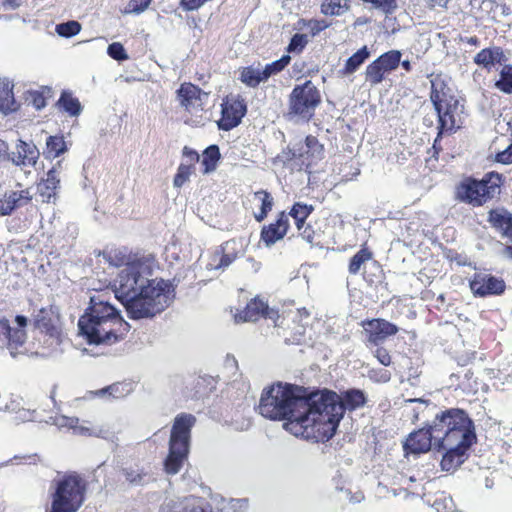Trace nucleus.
I'll use <instances>...</instances> for the list:
<instances>
[{"label": "nucleus", "mask_w": 512, "mask_h": 512, "mask_svg": "<svg viewBox=\"0 0 512 512\" xmlns=\"http://www.w3.org/2000/svg\"><path fill=\"white\" fill-rule=\"evenodd\" d=\"M470 288L475 295L486 296L502 293L505 283L489 274H477L470 282Z\"/></svg>", "instance_id": "nucleus-16"}, {"label": "nucleus", "mask_w": 512, "mask_h": 512, "mask_svg": "<svg viewBox=\"0 0 512 512\" xmlns=\"http://www.w3.org/2000/svg\"><path fill=\"white\" fill-rule=\"evenodd\" d=\"M374 355L382 365H390L391 357L386 349L382 347L377 348L374 352Z\"/></svg>", "instance_id": "nucleus-53"}, {"label": "nucleus", "mask_w": 512, "mask_h": 512, "mask_svg": "<svg viewBox=\"0 0 512 512\" xmlns=\"http://www.w3.org/2000/svg\"><path fill=\"white\" fill-rule=\"evenodd\" d=\"M26 101L35 107L37 110H40L46 106V100L43 94L39 91H30Z\"/></svg>", "instance_id": "nucleus-44"}, {"label": "nucleus", "mask_w": 512, "mask_h": 512, "mask_svg": "<svg viewBox=\"0 0 512 512\" xmlns=\"http://www.w3.org/2000/svg\"><path fill=\"white\" fill-rule=\"evenodd\" d=\"M490 223L501 234L512 241V214L504 209H495L489 213Z\"/></svg>", "instance_id": "nucleus-23"}, {"label": "nucleus", "mask_w": 512, "mask_h": 512, "mask_svg": "<svg viewBox=\"0 0 512 512\" xmlns=\"http://www.w3.org/2000/svg\"><path fill=\"white\" fill-rule=\"evenodd\" d=\"M107 54L114 60L125 61L129 58L124 46L120 42H113L107 48Z\"/></svg>", "instance_id": "nucleus-41"}, {"label": "nucleus", "mask_w": 512, "mask_h": 512, "mask_svg": "<svg viewBox=\"0 0 512 512\" xmlns=\"http://www.w3.org/2000/svg\"><path fill=\"white\" fill-rule=\"evenodd\" d=\"M46 153L49 157H58L67 150L63 136H49L46 141Z\"/></svg>", "instance_id": "nucleus-34"}, {"label": "nucleus", "mask_w": 512, "mask_h": 512, "mask_svg": "<svg viewBox=\"0 0 512 512\" xmlns=\"http://www.w3.org/2000/svg\"><path fill=\"white\" fill-rule=\"evenodd\" d=\"M78 327L89 344L111 345L123 339L129 324L114 306L91 298Z\"/></svg>", "instance_id": "nucleus-3"}, {"label": "nucleus", "mask_w": 512, "mask_h": 512, "mask_svg": "<svg viewBox=\"0 0 512 512\" xmlns=\"http://www.w3.org/2000/svg\"><path fill=\"white\" fill-rule=\"evenodd\" d=\"M193 172L194 167L191 164L181 163L173 180L174 186L177 188L182 187L189 180Z\"/></svg>", "instance_id": "nucleus-40"}, {"label": "nucleus", "mask_w": 512, "mask_h": 512, "mask_svg": "<svg viewBox=\"0 0 512 512\" xmlns=\"http://www.w3.org/2000/svg\"><path fill=\"white\" fill-rule=\"evenodd\" d=\"M433 425L435 433L441 432L446 434L447 432L470 427L473 425V422L463 410L450 409L442 412L440 415H436Z\"/></svg>", "instance_id": "nucleus-10"}, {"label": "nucleus", "mask_w": 512, "mask_h": 512, "mask_svg": "<svg viewBox=\"0 0 512 512\" xmlns=\"http://www.w3.org/2000/svg\"><path fill=\"white\" fill-rule=\"evenodd\" d=\"M2 5L5 9L15 10L20 7L21 1H19V0H3Z\"/></svg>", "instance_id": "nucleus-58"}, {"label": "nucleus", "mask_w": 512, "mask_h": 512, "mask_svg": "<svg viewBox=\"0 0 512 512\" xmlns=\"http://www.w3.org/2000/svg\"><path fill=\"white\" fill-rule=\"evenodd\" d=\"M16 110V102L9 82H0V111L8 113Z\"/></svg>", "instance_id": "nucleus-29"}, {"label": "nucleus", "mask_w": 512, "mask_h": 512, "mask_svg": "<svg viewBox=\"0 0 512 512\" xmlns=\"http://www.w3.org/2000/svg\"><path fill=\"white\" fill-rule=\"evenodd\" d=\"M84 423L85 424H80V422H79L77 424V427L73 428L74 434L79 435V436H87V437L98 435L96 428L93 425H91L90 422L86 421Z\"/></svg>", "instance_id": "nucleus-45"}, {"label": "nucleus", "mask_w": 512, "mask_h": 512, "mask_svg": "<svg viewBox=\"0 0 512 512\" xmlns=\"http://www.w3.org/2000/svg\"><path fill=\"white\" fill-rule=\"evenodd\" d=\"M432 445L435 446V432L433 424L430 425L429 428H422L411 433L404 444V449L408 454H420L428 452Z\"/></svg>", "instance_id": "nucleus-14"}, {"label": "nucleus", "mask_w": 512, "mask_h": 512, "mask_svg": "<svg viewBox=\"0 0 512 512\" xmlns=\"http://www.w3.org/2000/svg\"><path fill=\"white\" fill-rule=\"evenodd\" d=\"M39 158V150L33 143L19 141L15 151L9 154V159L18 166H35Z\"/></svg>", "instance_id": "nucleus-17"}, {"label": "nucleus", "mask_w": 512, "mask_h": 512, "mask_svg": "<svg viewBox=\"0 0 512 512\" xmlns=\"http://www.w3.org/2000/svg\"><path fill=\"white\" fill-rule=\"evenodd\" d=\"M220 113L221 117L217 121V126L220 130H224V100L220 103Z\"/></svg>", "instance_id": "nucleus-60"}, {"label": "nucleus", "mask_w": 512, "mask_h": 512, "mask_svg": "<svg viewBox=\"0 0 512 512\" xmlns=\"http://www.w3.org/2000/svg\"><path fill=\"white\" fill-rule=\"evenodd\" d=\"M369 56L370 52L368 48L363 46L346 60L344 67L339 70V74L341 76L352 75L369 58Z\"/></svg>", "instance_id": "nucleus-24"}, {"label": "nucleus", "mask_w": 512, "mask_h": 512, "mask_svg": "<svg viewBox=\"0 0 512 512\" xmlns=\"http://www.w3.org/2000/svg\"><path fill=\"white\" fill-rule=\"evenodd\" d=\"M344 494V498L348 499L350 503L357 504L364 500V494L361 491L352 493L350 490H340Z\"/></svg>", "instance_id": "nucleus-51"}, {"label": "nucleus", "mask_w": 512, "mask_h": 512, "mask_svg": "<svg viewBox=\"0 0 512 512\" xmlns=\"http://www.w3.org/2000/svg\"><path fill=\"white\" fill-rule=\"evenodd\" d=\"M220 157L221 154L219 147L217 145H210L209 147H207L202 154V172L204 174H209L213 172L217 167V163L219 162Z\"/></svg>", "instance_id": "nucleus-27"}, {"label": "nucleus", "mask_w": 512, "mask_h": 512, "mask_svg": "<svg viewBox=\"0 0 512 512\" xmlns=\"http://www.w3.org/2000/svg\"><path fill=\"white\" fill-rule=\"evenodd\" d=\"M183 157L186 160V164H191L193 167L195 163L200 161V155L188 146L183 148Z\"/></svg>", "instance_id": "nucleus-50"}, {"label": "nucleus", "mask_w": 512, "mask_h": 512, "mask_svg": "<svg viewBox=\"0 0 512 512\" xmlns=\"http://www.w3.org/2000/svg\"><path fill=\"white\" fill-rule=\"evenodd\" d=\"M35 325L39 328L41 327H47V324L43 322V319L39 317V315L37 316V318L35 319Z\"/></svg>", "instance_id": "nucleus-64"}, {"label": "nucleus", "mask_w": 512, "mask_h": 512, "mask_svg": "<svg viewBox=\"0 0 512 512\" xmlns=\"http://www.w3.org/2000/svg\"><path fill=\"white\" fill-rule=\"evenodd\" d=\"M305 145L307 150L305 153H310L312 156L319 155L322 152V146L319 144L318 140L313 136L306 137Z\"/></svg>", "instance_id": "nucleus-48"}, {"label": "nucleus", "mask_w": 512, "mask_h": 512, "mask_svg": "<svg viewBox=\"0 0 512 512\" xmlns=\"http://www.w3.org/2000/svg\"><path fill=\"white\" fill-rule=\"evenodd\" d=\"M386 73L387 72L382 68L381 65H379L377 60H375L366 68V80L371 85H377L384 79Z\"/></svg>", "instance_id": "nucleus-35"}, {"label": "nucleus", "mask_w": 512, "mask_h": 512, "mask_svg": "<svg viewBox=\"0 0 512 512\" xmlns=\"http://www.w3.org/2000/svg\"><path fill=\"white\" fill-rule=\"evenodd\" d=\"M350 8L349 0H324L321 12L326 16H341Z\"/></svg>", "instance_id": "nucleus-28"}, {"label": "nucleus", "mask_w": 512, "mask_h": 512, "mask_svg": "<svg viewBox=\"0 0 512 512\" xmlns=\"http://www.w3.org/2000/svg\"><path fill=\"white\" fill-rule=\"evenodd\" d=\"M8 151V145L5 141L0 140V159L4 158Z\"/></svg>", "instance_id": "nucleus-61"}, {"label": "nucleus", "mask_w": 512, "mask_h": 512, "mask_svg": "<svg viewBox=\"0 0 512 512\" xmlns=\"http://www.w3.org/2000/svg\"><path fill=\"white\" fill-rule=\"evenodd\" d=\"M503 56V50L499 47L485 48L476 54L474 57V62L477 65L488 68L495 63H500Z\"/></svg>", "instance_id": "nucleus-25"}, {"label": "nucleus", "mask_w": 512, "mask_h": 512, "mask_svg": "<svg viewBox=\"0 0 512 512\" xmlns=\"http://www.w3.org/2000/svg\"><path fill=\"white\" fill-rule=\"evenodd\" d=\"M177 100L182 108L191 115L203 110L208 94L192 83H183L176 92Z\"/></svg>", "instance_id": "nucleus-11"}, {"label": "nucleus", "mask_w": 512, "mask_h": 512, "mask_svg": "<svg viewBox=\"0 0 512 512\" xmlns=\"http://www.w3.org/2000/svg\"><path fill=\"white\" fill-rule=\"evenodd\" d=\"M15 321L18 325L17 329H23L25 330V327L27 325L28 319L23 315H17L15 318Z\"/></svg>", "instance_id": "nucleus-59"}, {"label": "nucleus", "mask_w": 512, "mask_h": 512, "mask_svg": "<svg viewBox=\"0 0 512 512\" xmlns=\"http://www.w3.org/2000/svg\"><path fill=\"white\" fill-rule=\"evenodd\" d=\"M88 482L78 472H67L54 481L49 512H77L85 502Z\"/></svg>", "instance_id": "nucleus-6"}, {"label": "nucleus", "mask_w": 512, "mask_h": 512, "mask_svg": "<svg viewBox=\"0 0 512 512\" xmlns=\"http://www.w3.org/2000/svg\"><path fill=\"white\" fill-rule=\"evenodd\" d=\"M240 79L244 84L250 87H256L259 83L266 81L262 65L260 63L243 68L240 74Z\"/></svg>", "instance_id": "nucleus-26"}, {"label": "nucleus", "mask_w": 512, "mask_h": 512, "mask_svg": "<svg viewBox=\"0 0 512 512\" xmlns=\"http://www.w3.org/2000/svg\"><path fill=\"white\" fill-rule=\"evenodd\" d=\"M26 331L23 329H13L9 321L5 318L0 319V346L8 349H18L26 341Z\"/></svg>", "instance_id": "nucleus-18"}, {"label": "nucleus", "mask_w": 512, "mask_h": 512, "mask_svg": "<svg viewBox=\"0 0 512 512\" xmlns=\"http://www.w3.org/2000/svg\"><path fill=\"white\" fill-rule=\"evenodd\" d=\"M150 3L151 0H130L128 4V12L139 14L145 11Z\"/></svg>", "instance_id": "nucleus-46"}, {"label": "nucleus", "mask_w": 512, "mask_h": 512, "mask_svg": "<svg viewBox=\"0 0 512 512\" xmlns=\"http://www.w3.org/2000/svg\"><path fill=\"white\" fill-rule=\"evenodd\" d=\"M457 266H472L471 262H467L465 258H452Z\"/></svg>", "instance_id": "nucleus-62"}, {"label": "nucleus", "mask_w": 512, "mask_h": 512, "mask_svg": "<svg viewBox=\"0 0 512 512\" xmlns=\"http://www.w3.org/2000/svg\"><path fill=\"white\" fill-rule=\"evenodd\" d=\"M114 281L116 298L130 319L152 318L166 310L175 299V286L169 280L149 279L150 258H130Z\"/></svg>", "instance_id": "nucleus-1"}, {"label": "nucleus", "mask_w": 512, "mask_h": 512, "mask_svg": "<svg viewBox=\"0 0 512 512\" xmlns=\"http://www.w3.org/2000/svg\"><path fill=\"white\" fill-rule=\"evenodd\" d=\"M247 502L244 499H232L226 505V512H246Z\"/></svg>", "instance_id": "nucleus-47"}, {"label": "nucleus", "mask_w": 512, "mask_h": 512, "mask_svg": "<svg viewBox=\"0 0 512 512\" xmlns=\"http://www.w3.org/2000/svg\"><path fill=\"white\" fill-rule=\"evenodd\" d=\"M226 371H230L234 377V382L237 381V377L240 376L238 373V365L236 359L231 355H226Z\"/></svg>", "instance_id": "nucleus-52"}, {"label": "nucleus", "mask_w": 512, "mask_h": 512, "mask_svg": "<svg viewBox=\"0 0 512 512\" xmlns=\"http://www.w3.org/2000/svg\"><path fill=\"white\" fill-rule=\"evenodd\" d=\"M364 332L367 335L368 342L379 344L387 337L397 333L398 329L392 323L383 319H373L363 324Z\"/></svg>", "instance_id": "nucleus-15"}, {"label": "nucleus", "mask_w": 512, "mask_h": 512, "mask_svg": "<svg viewBox=\"0 0 512 512\" xmlns=\"http://www.w3.org/2000/svg\"><path fill=\"white\" fill-rule=\"evenodd\" d=\"M253 201L260 204V212L255 214V218L261 222L272 209L273 198L268 192L261 190L254 193Z\"/></svg>", "instance_id": "nucleus-30"}, {"label": "nucleus", "mask_w": 512, "mask_h": 512, "mask_svg": "<svg viewBox=\"0 0 512 512\" xmlns=\"http://www.w3.org/2000/svg\"><path fill=\"white\" fill-rule=\"evenodd\" d=\"M122 474L130 484H140L146 473L142 469L132 467L123 468Z\"/></svg>", "instance_id": "nucleus-42"}, {"label": "nucleus", "mask_w": 512, "mask_h": 512, "mask_svg": "<svg viewBox=\"0 0 512 512\" xmlns=\"http://www.w3.org/2000/svg\"><path fill=\"white\" fill-rule=\"evenodd\" d=\"M55 30L59 36L70 38L81 31V24L75 20H71L57 24Z\"/></svg>", "instance_id": "nucleus-38"}, {"label": "nucleus", "mask_w": 512, "mask_h": 512, "mask_svg": "<svg viewBox=\"0 0 512 512\" xmlns=\"http://www.w3.org/2000/svg\"><path fill=\"white\" fill-rule=\"evenodd\" d=\"M366 260H373V258H353L350 265L349 271L351 274H356L360 271L361 267L365 265ZM366 266H364L365 268Z\"/></svg>", "instance_id": "nucleus-54"}, {"label": "nucleus", "mask_w": 512, "mask_h": 512, "mask_svg": "<svg viewBox=\"0 0 512 512\" xmlns=\"http://www.w3.org/2000/svg\"><path fill=\"white\" fill-rule=\"evenodd\" d=\"M312 211V207L308 206L306 204L296 203L289 215L294 218L296 226L298 229H301L302 225L304 224L306 218L309 216V214Z\"/></svg>", "instance_id": "nucleus-36"}, {"label": "nucleus", "mask_w": 512, "mask_h": 512, "mask_svg": "<svg viewBox=\"0 0 512 512\" xmlns=\"http://www.w3.org/2000/svg\"><path fill=\"white\" fill-rule=\"evenodd\" d=\"M316 406L312 394L299 386L275 384L262 392L259 413L271 420H286L284 428L296 437L317 442V438L327 437L332 426L327 424L317 428Z\"/></svg>", "instance_id": "nucleus-2"}, {"label": "nucleus", "mask_w": 512, "mask_h": 512, "mask_svg": "<svg viewBox=\"0 0 512 512\" xmlns=\"http://www.w3.org/2000/svg\"><path fill=\"white\" fill-rule=\"evenodd\" d=\"M501 175L490 172L482 180L467 178L463 180L456 189L458 200L481 206L500 192Z\"/></svg>", "instance_id": "nucleus-8"}, {"label": "nucleus", "mask_w": 512, "mask_h": 512, "mask_svg": "<svg viewBox=\"0 0 512 512\" xmlns=\"http://www.w3.org/2000/svg\"><path fill=\"white\" fill-rule=\"evenodd\" d=\"M290 60L291 58L289 55H284L279 60L262 66L266 80H268V78L271 77L272 75H275L282 71L289 64Z\"/></svg>", "instance_id": "nucleus-39"}, {"label": "nucleus", "mask_w": 512, "mask_h": 512, "mask_svg": "<svg viewBox=\"0 0 512 512\" xmlns=\"http://www.w3.org/2000/svg\"><path fill=\"white\" fill-rule=\"evenodd\" d=\"M495 85L500 91L504 93H512V66L505 65L502 68L500 72V78Z\"/></svg>", "instance_id": "nucleus-37"}, {"label": "nucleus", "mask_w": 512, "mask_h": 512, "mask_svg": "<svg viewBox=\"0 0 512 512\" xmlns=\"http://www.w3.org/2000/svg\"><path fill=\"white\" fill-rule=\"evenodd\" d=\"M307 44V38L304 34H295L289 45H288V52H300Z\"/></svg>", "instance_id": "nucleus-43"}, {"label": "nucleus", "mask_w": 512, "mask_h": 512, "mask_svg": "<svg viewBox=\"0 0 512 512\" xmlns=\"http://www.w3.org/2000/svg\"><path fill=\"white\" fill-rule=\"evenodd\" d=\"M32 199L29 190L10 191L0 199V215H9L15 209L27 205Z\"/></svg>", "instance_id": "nucleus-20"}, {"label": "nucleus", "mask_w": 512, "mask_h": 512, "mask_svg": "<svg viewBox=\"0 0 512 512\" xmlns=\"http://www.w3.org/2000/svg\"><path fill=\"white\" fill-rule=\"evenodd\" d=\"M435 109L438 113L439 122L442 130L451 131L459 128L460 109L458 101L450 98L434 101Z\"/></svg>", "instance_id": "nucleus-13"}, {"label": "nucleus", "mask_w": 512, "mask_h": 512, "mask_svg": "<svg viewBox=\"0 0 512 512\" xmlns=\"http://www.w3.org/2000/svg\"><path fill=\"white\" fill-rule=\"evenodd\" d=\"M288 220L289 215L285 214V212H281L275 223H271L269 226L262 229L261 239L267 246L274 244L285 236L289 226Z\"/></svg>", "instance_id": "nucleus-22"}, {"label": "nucleus", "mask_w": 512, "mask_h": 512, "mask_svg": "<svg viewBox=\"0 0 512 512\" xmlns=\"http://www.w3.org/2000/svg\"><path fill=\"white\" fill-rule=\"evenodd\" d=\"M195 424L196 417L190 413H180L174 418L169 439V451L164 460L166 473L177 474L187 460L191 431Z\"/></svg>", "instance_id": "nucleus-5"}, {"label": "nucleus", "mask_w": 512, "mask_h": 512, "mask_svg": "<svg viewBox=\"0 0 512 512\" xmlns=\"http://www.w3.org/2000/svg\"><path fill=\"white\" fill-rule=\"evenodd\" d=\"M58 105L70 116H78L82 110L79 100L72 97V95L67 92L62 93L60 99L58 100Z\"/></svg>", "instance_id": "nucleus-31"}, {"label": "nucleus", "mask_w": 512, "mask_h": 512, "mask_svg": "<svg viewBox=\"0 0 512 512\" xmlns=\"http://www.w3.org/2000/svg\"><path fill=\"white\" fill-rule=\"evenodd\" d=\"M475 440L473 425L446 434L435 433V447L444 452L441 460L442 469L452 471L459 467L465 461L467 451Z\"/></svg>", "instance_id": "nucleus-7"}, {"label": "nucleus", "mask_w": 512, "mask_h": 512, "mask_svg": "<svg viewBox=\"0 0 512 512\" xmlns=\"http://www.w3.org/2000/svg\"><path fill=\"white\" fill-rule=\"evenodd\" d=\"M496 160L503 164L512 163V144L504 151L496 155Z\"/></svg>", "instance_id": "nucleus-55"}, {"label": "nucleus", "mask_w": 512, "mask_h": 512, "mask_svg": "<svg viewBox=\"0 0 512 512\" xmlns=\"http://www.w3.org/2000/svg\"><path fill=\"white\" fill-rule=\"evenodd\" d=\"M246 111L245 101L239 95L226 98V131L238 126Z\"/></svg>", "instance_id": "nucleus-21"}, {"label": "nucleus", "mask_w": 512, "mask_h": 512, "mask_svg": "<svg viewBox=\"0 0 512 512\" xmlns=\"http://www.w3.org/2000/svg\"><path fill=\"white\" fill-rule=\"evenodd\" d=\"M465 41L468 44L473 45V46H479L480 45V40L476 36L467 37L465 39Z\"/></svg>", "instance_id": "nucleus-63"}, {"label": "nucleus", "mask_w": 512, "mask_h": 512, "mask_svg": "<svg viewBox=\"0 0 512 512\" xmlns=\"http://www.w3.org/2000/svg\"><path fill=\"white\" fill-rule=\"evenodd\" d=\"M261 317L269 318L277 324L279 317L277 311L268 307L267 303L259 298L251 299L244 310L235 313L236 322H254Z\"/></svg>", "instance_id": "nucleus-12"}, {"label": "nucleus", "mask_w": 512, "mask_h": 512, "mask_svg": "<svg viewBox=\"0 0 512 512\" xmlns=\"http://www.w3.org/2000/svg\"><path fill=\"white\" fill-rule=\"evenodd\" d=\"M328 26V23L323 20H312L309 22V27L313 35L323 31Z\"/></svg>", "instance_id": "nucleus-56"}, {"label": "nucleus", "mask_w": 512, "mask_h": 512, "mask_svg": "<svg viewBox=\"0 0 512 512\" xmlns=\"http://www.w3.org/2000/svg\"><path fill=\"white\" fill-rule=\"evenodd\" d=\"M79 423V418L77 417H68V416H59L56 418V424L59 427H66L69 429H72L74 427H77V424Z\"/></svg>", "instance_id": "nucleus-49"}, {"label": "nucleus", "mask_w": 512, "mask_h": 512, "mask_svg": "<svg viewBox=\"0 0 512 512\" xmlns=\"http://www.w3.org/2000/svg\"><path fill=\"white\" fill-rule=\"evenodd\" d=\"M312 403L316 406L317 428L331 424L332 429L327 437L317 438V442H325L331 439L344 415L345 409L355 410L364 406L366 396L362 390L349 389L338 395L332 391L312 393Z\"/></svg>", "instance_id": "nucleus-4"}, {"label": "nucleus", "mask_w": 512, "mask_h": 512, "mask_svg": "<svg viewBox=\"0 0 512 512\" xmlns=\"http://www.w3.org/2000/svg\"><path fill=\"white\" fill-rule=\"evenodd\" d=\"M60 169L61 162L58 161L57 164L47 172L46 178L38 184L37 190L42 198V202L49 203L55 198L60 184Z\"/></svg>", "instance_id": "nucleus-19"}, {"label": "nucleus", "mask_w": 512, "mask_h": 512, "mask_svg": "<svg viewBox=\"0 0 512 512\" xmlns=\"http://www.w3.org/2000/svg\"><path fill=\"white\" fill-rule=\"evenodd\" d=\"M321 101V96L316 86L311 81L296 86L289 99V114L309 120Z\"/></svg>", "instance_id": "nucleus-9"}, {"label": "nucleus", "mask_w": 512, "mask_h": 512, "mask_svg": "<svg viewBox=\"0 0 512 512\" xmlns=\"http://www.w3.org/2000/svg\"><path fill=\"white\" fill-rule=\"evenodd\" d=\"M428 502L435 509L436 512H455V506L452 498L445 492H439L434 496V499Z\"/></svg>", "instance_id": "nucleus-32"}, {"label": "nucleus", "mask_w": 512, "mask_h": 512, "mask_svg": "<svg viewBox=\"0 0 512 512\" xmlns=\"http://www.w3.org/2000/svg\"><path fill=\"white\" fill-rule=\"evenodd\" d=\"M30 245L31 244L24 245L22 243H11L9 244L8 249L10 253H29L28 251L24 250V248L28 249L30 248Z\"/></svg>", "instance_id": "nucleus-57"}, {"label": "nucleus", "mask_w": 512, "mask_h": 512, "mask_svg": "<svg viewBox=\"0 0 512 512\" xmlns=\"http://www.w3.org/2000/svg\"><path fill=\"white\" fill-rule=\"evenodd\" d=\"M379 65L388 73L395 70L401 60V52L398 50H391L387 53H384L379 58L376 59Z\"/></svg>", "instance_id": "nucleus-33"}]
</instances>
